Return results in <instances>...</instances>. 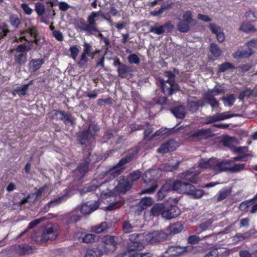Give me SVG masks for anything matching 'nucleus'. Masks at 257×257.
<instances>
[{
    "instance_id": "obj_1",
    "label": "nucleus",
    "mask_w": 257,
    "mask_h": 257,
    "mask_svg": "<svg viewBox=\"0 0 257 257\" xmlns=\"http://www.w3.org/2000/svg\"><path fill=\"white\" fill-rule=\"evenodd\" d=\"M100 131V126L95 122L89 123L88 127L78 134L77 138L80 144L87 145L91 139H94Z\"/></svg>"
},
{
    "instance_id": "obj_2",
    "label": "nucleus",
    "mask_w": 257,
    "mask_h": 257,
    "mask_svg": "<svg viewBox=\"0 0 257 257\" xmlns=\"http://www.w3.org/2000/svg\"><path fill=\"white\" fill-rule=\"evenodd\" d=\"M131 241L127 246L130 251H139L144 248V244L147 243L146 234L133 233L129 236Z\"/></svg>"
},
{
    "instance_id": "obj_3",
    "label": "nucleus",
    "mask_w": 257,
    "mask_h": 257,
    "mask_svg": "<svg viewBox=\"0 0 257 257\" xmlns=\"http://www.w3.org/2000/svg\"><path fill=\"white\" fill-rule=\"evenodd\" d=\"M137 153V152H136V153L133 152L129 153L124 157H122L119 161L118 163L109 170L108 172L109 175L112 176L113 178L119 175L125 169L124 166L133 160L135 157V154Z\"/></svg>"
},
{
    "instance_id": "obj_4",
    "label": "nucleus",
    "mask_w": 257,
    "mask_h": 257,
    "mask_svg": "<svg viewBox=\"0 0 257 257\" xmlns=\"http://www.w3.org/2000/svg\"><path fill=\"white\" fill-rule=\"evenodd\" d=\"M31 49L30 46L26 43L19 45L14 50V60L16 64L20 66L27 62V52Z\"/></svg>"
},
{
    "instance_id": "obj_5",
    "label": "nucleus",
    "mask_w": 257,
    "mask_h": 257,
    "mask_svg": "<svg viewBox=\"0 0 257 257\" xmlns=\"http://www.w3.org/2000/svg\"><path fill=\"white\" fill-rule=\"evenodd\" d=\"M182 21L177 25L178 30L181 33H187L190 29V25L194 26L196 21L193 18L192 13L191 11H185L182 15Z\"/></svg>"
},
{
    "instance_id": "obj_6",
    "label": "nucleus",
    "mask_w": 257,
    "mask_h": 257,
    "mask_svg": "<svg viewBox=\"0 0 257 257\" xmlns=\"http://www.w3.org/2000/svg\"><path fill=\"white\" fill-rule=\"evenodd\" d=\"M83 46V52L77 62V65L80 68L86 67L89 61L88 57L93 58L94 56V53L93 52L92 46L90 43L85 42Z\"/></svg>"
},
{
    "instance_id": "obj_7",
    "label": "nucleus",
    "mask_w": 257,
    "mask_h": 257,
    "mask_svg": "<svg viewBox=\"0 0 257 257\" xmlns=\"http://www.w3.org/2000/svg\"><path fill=\"white\" fill-rule=\"evenodd\" d=\"M91 153H89L74 171V176L77 180H80L82 179L88 172L89 165L91 163Z\"/></svg>"
},
{
    "instance_id": "obj_8",
    "label": "nucleus",
    "mask_w": 257,
    "mask_h": 257,
    "mask_svg": "<svg viewBox=\"0 0 257 257\" xmlns=\"http://www.w3.org/2000/svg\"><path fill=\"white\" fill-rule=\"evenodd\" d=\"M168 234L164 231H155L146 234L147 243H156L163 242L167 239Z\"/></svg>"
},
{
    "instance_id": "obj_9",
    "label": "nucleus",
    "mask_w": 257,
    "mask_h": 257,
    "mask_svg": "<svg viewBox=\"0 0 257 257\" xmlns=\"http://www.w3.org/2000/svg\"><path fill=\"white\" fill-rule=\"evenodd\" d=\"M118 237L106 235L101 238V242L104 244L103 250L106 253L113 252L116 248Z\"/></svg>"
},
{
    "instance_id": "obj_10",
    "label": "nucleus",
    "mask_w": 257,
    "mask_h": 257,
    "mask_svg": "<svg viewBox=\"0 0 257 257\" xmlns=\"http://www.w3.org/2000/svg\"><path fill=\"white\" fill-rule=\"evenodd\" d=\"M162 91L165 96H171L180 90V87L177 83L166 82L163 79H160Z\"/></svg>"
},
{
    "instance_id": "obj_11",
    "label": "nucleus",
    "mask_w": 257,
    "mask_h": 257,
    "mask_svg": "<svg viewBox=\"0 0 257 257\" xmlns=\"http://www.w3.org/2000/svg\"><path fill=\"white\" fill-rule=\"evenodd\" d=\"M210 129L201 128L189 132L188 133V136L190 140L198 141L208 138L210 137Z\"/></svg>"
},
{
    "instance_id": "obj_12",
    "label": "nucleus",
    "mask_w": 257,
    "mask_h": 257,
    "mask_svg": "<svg viewBox=\"0 0 257 257\" xmlns=\"http://www.w3.org/2000/svg\"><path fill=\"white\" fill-rule=\"evenodd\" d=\"M232 163L231 159L219 160L215 158L214 171L217 173L223 172H229L230 164Z\"/></svg>"
},
{
    "instance_id": "obj_13",
    "label": "nucleus",
    "mask_w": 257,
    "mask_h": 257,
    "mask_svg": "<svg viewBox=\"0 0 257 257\" xmlns=\"http://www.w3.org/2000/svg\"><path fill=\"white\" fill-rule=\"evenodd\" d=\"M191 246L181 247L180 246H170L165 252L168 254V257H174L178 256L182 253L187 252L188 249H191Z\"/></svg>"
},
{
    "instance_id": "obj_14",
    "label": "nucleus",
    "mask_w": 257,
    "mask_h": 257,
    "mask_svg": "<svg viewBox=\"0 0 257 257\" xmlns=\"http://www.w3.org/2000/svg\"><path fill=\"white\" fill-rule=\"evenodd\" d=\"M173 191H176L179 193L188 194L190 188H192V185L188 182L177 180L173 183Z\"/></svg>"
},
{
    "instance_id": "obj_15",
    "label": "nucleus",
    "mask_w": 257,
    "mask_h": 257,
    "mask_svg": "<svg viewBox=\"0 0 257 257\" xmlns=\"http://www.w3.org/2000/svg\"><path fill=\"white\" fill-rule=\"evenodd\" d=\"M35 247L26 244L15 245L13 249V253L19 256L28 254L33 252Z\"/></svg>"
},
{
    "instance_id": "obj_16",
    "label": "nucleus",
    "mask_w": 257,
    "mask_h": 257,
    "mask_svg": "<svg viewBox=\"0 0 257 257\" xmlns=\"http://www.w3.org/2000/svg\"><path fill=\"white\" fill-rule=\"evenodd\" d=\"M101 11L92 12L87 17V26H88L91 34L93 32H99L96 27V18L100 15Z\"/></svg>"
},
{
    "instance_id": "obj_17",
    "label": "nucleus",
    "mask_w": 257,
    "mask_h": 257,
    "mask_svg": "<svg viewBox=\"0 0 257 257\" xmlns=\"http://www.w3.org/2000/svg\"><path fill=\"white\" fill-rule=\"evenodd\" d=\"M57 237V233L53 226H47L43 229L40 237V241L46 242L49 240H53Z\"/></svg>"
},
{
    "instance_id": "obj_18",
    "label": "nucleus",
    "mask_w": 257,
    "mask_h": 257,
    "mask_svg": "<svg viewBox=\"0 0 257 257\" xmlns=\"http://www.w3.org/2000/svg\"><path fill=\"white\" fill-rule=\"evenodd\" d=\"M174 28L173 25L170 22H167L163 25H161L159 27H151L150 28V32L154 33L157 35H161L164 32H171Z\"/></svg>"
},
{
    "instance_id": "obj_19",
    "label": "nucleus",
    "mask_w": 257,
    "mask_h": 257,
    "mask_svg": "<svg viewBox=\"0 0 257 257\" xmlns=\"http://www.w3.org/2000/svg\"><path fill=\"white\" fill-rule=\"evenodd\" d=\"M175 144L176 142L174 140H169L161 145L157 149V152L165 154L168 152H173L176 150Z\"/></svg>"
},
{
    "instance_id": "obj_20",
    "label": "nucleus",
    "mask_w": 257,
    "mask_h": 257,
    "mask_svg": "<svg viewBox=\"0 0 257 257\" xmlns=\"http://www.w3.org/2000/svg\"><path fill=\"white\" fill-rule=\"evenodd\" d=\"M98 201H95L93 203L87 202L81 206L80 211L84 214H89L96 210L99 206Z\"/></svg>"
},
{
    "instance_id": "obj_21",
    "label": "nucleus",
    "mask_w": 257,
    "mask_h": 257,
    "mask_svg": "<svg viewBox=\"0 0 257 257\" xmlns=\"http://www.w3.org/2000/svg\"><path fill=\"white\" fill-rule=\"evenodd\" d=\"M181 213L180 208L177 205H171L167 209H165L164 212V218L167 219H171L177 217Z\"/></svg>"
},
{
    "instance_id": "obj_22",
    "label": "nucleus",
    "mask_w": 257,
    "mask_h": 257,
    "mask_svg": "<svg viewBox=\"0 0 257 257\" xmlns=\"http://www.w3.org/2000/svg\"><path fill=\"white\" fill-rule=\"evenodd\" d=\"M132 186V183L130 182L126 177L123 176L119 180L116 187L118 192L125 193L131 188Z\"/></svg>"
},
{
    "instance_id": "obj_23",
    "label": "nucleus",
    "mask_w": 257,
    "mask_h": 257,
    "mask_svg": "<svg viewBox=\"0 0 257 257\" xmlns=\"http://www.w3.org/2000/svg\"><path fill=\"white\" fill-rule=\"evenodd\" d=\"M228 251L225 248H212L204 257H226Z\"/></svg>"
},
{
    "instance_id": "obj_24",
    "label": "nucleus",
    "mask_w": 257,
    "mask_h": 257,
    "mask_svg": "<svg viewBox=\"0 0 257 257\" xmlns=\"http://www.w3.org/2000/svg\"><path fill=\"white\" fill-rule=\"evenodd\" d=\"M117 71L118 76L121 78H130L132 76V67L124 64L121 65V67H118Z\"/></svg>"
},
{
    "instance_id": "obj_25",
    "label": "nucleus",
    "mask_w": 257,
    "mask_h": 257,
    "mask_svg": "<svg viewBox=\"0 0 257 257\" xmlns=\"http://www.w3.org/2000/svg\"><path fill=\"white\" fill-rule=\"evenodd\" d=\"M25 34L26 35L21 37L22 39H24L27 42H34L36 44L38 43L37 30L35 27L30 28Z\"/></svg>"
},
{
    "instance_id": "obj_26",
    "label": "nucleus",
    "mask_w": 257,
    "mask_h": 257,
    "mask_svg": "<svg viewBox=\"0 0 257 257\" xmlns=\"http://www.w3.org/2000/svg\"><path fill=\"white\" fill-rule=\"evenodd\" d=\"M80 237L81 238V242L85 243H93L99 240V236L92 233H85L81 232L79 233Z\"/></svg>"
},
{
    "instance_id": "obj_27",
    "label": "nucleus",
    "mask_w": 257,
    "mask_h": 257,
    "mask_svg": "<svg viewBox=\"0 0 257 257\" xmlns=\"http://www.w3.org/2000/svg\"><path fill=\"white\" fill-rule=\"evenodd\" d=\"M170 110L176 117L181 119L184 118L186 113V108L183 105H175Z\"/></svg>"
},
{
    "instance_id": "obj_28",
    "label": "nucleus",
    "mask_w": 257,
    "mask_h": 257,
    "mask_svg": "<svg viewBox=\"0 0 257 257\" xmlns=\"http://www.w3.org/2000/svg\"><path fill=\"white\" fill-rule=\"evenodd\" d=\"M80 218L81 217L77 214V211H74L66 214L63 218V220L67 225H70L76 223Z\"/></svg>"
},
{
    "instance_id": "obj_29",
    "label": "nucleus",
    "mask_w": 257,
    "mask_h": 257,
    "mask_svg": "<svg viewBox=\"0 0 257 257\" xmlns=\"http://www.w3.org/2000/svg\"><path fill=\"white\" fill-rule=\"evenodd\" d=\"M183 229V225L180 222H176L170 224L166 229V232L169 235H174L179 233Z\"/></svg>"
},
{
    "instance_id": "obj_30",
    "label": "nucleus",
    "mask_w": 257,
    "mask_h": 257,
    "mask_svg": "<svg viewBox=\"0 0 257 257\" xmlns=\"http://www.w3.org/2000/svg\"><path fill=\"white\" fill-rule=\"evenodd\" d=\"M166 207L163 203H156L151 208L150 215L153 216L157 217L160 215L164 218V212L165 211Z\"/></svg>"
},
{
    "instance_id": "obj_31",
    "label": "nucleus",
    "mask_w": 257,
    "mask_h": 257,
    "mask_svg": "<svg viewBox=\"0 0 257 257\" xmlns=\"http://www.w3.org/2000/svg\"><path fill=\"white\" fill-rule=\"evenodd\" d=\"M209 26L212 33L215 34L217 41L219 43L223 42L225 39V36L220 27L213 23H210Z\"/></svg>"
},
{
    "instance_id": "obj_32",
    "label": "nucleus",
    "mask_w": 257,
    "mask_h": 257,
    "mask_svg": "<svg viewBox=\"0 0 257 257\" xmlns=\"http://www.w3.org/2000/svg\"><path fill=\"white\" fill-rule=\"evenodd\" d=\"M215 158L209 159L202 158L198 162V166L202 169H209L214 170Z\"/></svg>"
},
{
    "instance_id": "obj_33",
    "label": "nucleus",
    "mask_w": 257,
    "mask_h": 257,
    "mask_svg": "<svg viewBox=\"0 0 257 257\" xmlns=\"http://www.w3.org/2000/svg\"><path fill=\"white\" fill-rule=\"evenodd\" d=\"M102 251L98 247H89L86 249L84 257H101Z\"/></svg>"
},
{
    "instance_id": "obj_34",
    "label": "nucleus",
    "mask_w": 257,
    "mask_h": 257,
    "mask_svg": "<svg viewBox=\"0 0 257 257\" xmlns=\"http://www.w3.org/2000/svg\"><path fill=\"white\" fill-rule=\"evenodd\" d=\"M44 63V61L42 59H32L29 64V69L35 72L42 67Z\"/></svg>"
},
{
    "instance_id": "obj_35",
    "label": "nucleus",
    "mask_w": 257,
    "mask_h": 257,
    "mask_svg": "<svg viewBox=\"0 0 257 257\" xmlns=\"http://www.w3.org/2000/svg\"><path fill=\"white\" fill-rule=\"evenodd\" d=\"M231 193L230 189L224 188L219 191L216 195L215 199L217 202H220L230 196Z\"/></svg>"
},
{
    "instance_id": "obj_36",
    "label": "nucleus",
    "mask_w": 257,
    "mask_h": 257,
    "mask_svg": "<svg viewBox=\"0 0 257 257\" xmlns=\"http://www.w3.org/2000/svg\"><path fill=\"white\" fill-rule=\"evenodd\" d=\"M45 219V217H42L39 219H36L31 221L27 228L21 233L19 234L18 237H21L23 236L26 232H27L30 229L34 228L36 226L40 223L42 221Z\"/></svg>"
},
{
    "instance_id": "obj_37",
    "label": "nucleus",
    "mask_w": 257,
    "mask_h": 257,
    "mask_svg": "<svg viewBox=\"0 0 257 257\" xmlns=\"http://www.w3.org/2000/svg\"><path fill=\"white\" fill-rule=\"evenodd\" d=\"M75 27L77 29H79L81 31L86 32L89 35H91V32L87 26V23L83 19H80L78 20L75 23Z\"/></svg>"
},
{
    "instance_id": "obj_38",
    "label": "nucleus",
    "mask_w": 257,
    "mask_h": 257,
    "mask_svg": "<svg viewBox=\"0 0 257 257\" xmlns=\"http://www.w3.org/2000/svg\"><path fill=\"white\" fill-rule=\"evenodd\" d=\"M107 228V223L106 222H102L100 224L92 226L90 231L95 233L99 234L104 232Z\"/></svg>"
},
{
    "instance_id": "obj_39",
    "label": "nucleus",
    "mask_w": 257,
    "mask_h": 257,
    "mask_svg": "<svg viewBox=\"0 0 257 257\" xmlns=\"http://www.w3.org/2000/svg\"><path fill=\"white\" fill-rule=\"evenodd\" d=\"M67 197L65 195H63L55 198L50 201H49L47 204L46 206L48 208L54 207L55 206L59 205L63 201L66 200Z\"/></svg>"
},
{
    "instance_id": "obj_40",
    "label": "nucleus",
    "mask_w": 257,
    "mask_h": 257,
    "mask_svg": "<svg viewBox=\"0 0 257 257\" xmlns=\"http://www.w3.org/2000/svg\"><path fill=\"white\" fill-rule=\"evenodd\" d=\"M192 188H190V191L188 192L189 195H191L194 198H200L203 196L204 191L201 189H196L192 185Z\"/></svg>"
},
{
    "instance_id": "obj_41",
    "label": "nucleus",
    "mask_w": 257,
    "mask_h": 257,
    "mask_svg": "<svg viewBox=\"0 0 257 257\" xmlns=\"http://www.w3.org/2000/svg\"><path fill=\"white\" fill-rule=\"evenodd\" d=\"M253 54V51L252 49L249 48V47L245 49H243L236 52V55L239 58H248Z\"/></svg>"
},
{
    "instance_id": "obj_42",
    "label": "nucleus",
    "mask_w": 257,
    "mask_h": 257,
    "mask_svg": "<svg viewBox=\"0 0 257 257\" xmlns=\"http://www.w3.org/2000/svg\"><path fill=\"white\" fill-rule=\"evenodd\" d=\"M9 22L14 28H18L21 24V20L17 15L12 14L9 18Z\"/></svg>"
},
{
    "instance_id": "obj_43",
    "label": "nucleus",
    "mask_w": 257,
    "mask_h": 257,
    "mask_svg": "<svg viewBox=\"0 0 257 257\" xmlns=\"http://www.w3.org/2000/svg\"><path fill=\"white\" fill-rule=\"evenodd\" d=\"M210 52L212 56L214 57H219L221 54V51L217 44L212 43L210 45Z\"/></svg>"
},
{
    "instance_id": "obj_44",
    "label": "nucleus",
    "mask_w": 257,
    "mask_h": 257,
    "mask_svg": "<svg viewBox=\"0 0 257 257\" xmlns=\"http://www.w3.org/2000/svg\"><path fill=\"white\" fill-rule=\"evenodd\" d=\"M142 172L139 170H136L130 173L127 177V179L133 184L134 182L140 179Z\"/></svg>"
},
{
    "instance_id": "obj_45",
    "label": "nucleus",
    "mask_w": 257,
    "mask_h": 257,
    "mask_svg": "<svg viewBox=\"0 0 257 257\" xmlns=\"http://www.w3.org/2000/svg\"><path fill=\"white\" fill-rule=\"evenodd\" d=\"M32 84V81H30L28 84L23 85L22 87H17L15 89V91L19 95V96H24L26 94V91L28 89L30 85Z\"/></svg>"
},
{
    "instance_id": "obj_46",
    "label": "nucleus",
    "mask_w": 257,
    "mask_h": 257,
    "mask_svg": "<svg viewBox=\"0 0 257 257\" xmlns=\"http://www.w3.org/2000/svg\"><path fill=\"white\" fill-rule=\"evenodd\" d=\"M239 30L247 33L256 31V29L249 23H242L240 27Z\"/></svg>"
},
{
    "instance_id": "obj_47",
    "label": "nucleus",
    "mask_w": 257,
    "mask_h": 257,
    "mask_svg": "<svg viewBox=\"0 0 257 257\" xmlns=\"http://www.w3.org/2000/svg\"><path fill=\"white\" fill-rule=\"evenodd\" d=\"M235 98L233 94L227 95L225 97L222 98V100L223 101L224 104L225 106H231L234 103Z\"/></svg>"
},
{
    "instance_id": "obj_48",
    "label": "nucleus",
    "mask_w": 257,
    "mask_h": 257,
    "mask_svg": "<svg viewBox=\"0 0 257 257\" xmlns=\"http://www.w3.org/2000/svg\"><path fill=\"white\" fill-rule=\"evenodd\" d=\"M224 92V89L221 85H215V86L209 91L206 94L215 97Z\"/></svg>"
},
{
    "instance_id": "obj_49",
    "label": "nucleus",
    "mask_w": 257,
    "mask_h": 257,
    "mask_svg": "<svg viewBox=\"0 0 257 257\" xmlns=\"http://www.w3.org/2000/svg\"><path fill=\"white\" fill-rule=\"evenodd\" d=\"M153 203V199L151 197H144L141 200L140 205L143 209H145L152 205Z\"/></svg>"
},
{
    "instance_id": "obj_50",
    "label": "nucleus",
    "mask_w": 257,
    "mask_h": 257,
    "mask_svg": "<svg viewBox=\"0 0 257 257\" xmlns=\"http://www.w3.org/2000/svg\"><path fill=\"white\" fill-rule=\"evenodd\" d=\"M245 166L244 164L235 163L233 166L230 165L229 171L231 173H237L245 170Z\"/></svg>"
},
{
    "instance_id": "obj_51",
    "label": "nucleus",
    "mask_w": 257,
    "mask_h": 257,
    "mask_svg": "<svg viewBox=\"0 0 257 257\" xmlns=\"http://www.w3.org/2000/svg\"><path fill=\"white\" fill-rule=\"evenodd\" d=\"M64 111L53 109L48 113V116L51 119L60 120V117L63 116Z\"/></svg>"
},
{
    "instance_id": "obj_52",
    "label": "nucleus",
    "mask_w": 257,
    "mask_h": 257,
    "mask_svg": "<svg viewBox=\"0 0 257 257\" xmlns=\"http://www.w3.org/2000/svg\"><path fill=\"white\" fill-rule=\"evenodd\" d=\"M205 99L212 108L219 107V101L217 100L215 97L206 94L205 95Z\"/></svg>"
},
{
    "instance_id": "obj_53",
    "label": "nucleus",
    "mask_w": 257,
    "mask_h": 257,
    "mask_svg": "<svg viewBox=\"0 0 257 257\" xmlns=\"http://www.w3.org/2000/svg\"><path fill=\"white\" fill-rule=\"evenodd\" d=\"M233 68H234V66L232 63L226 62L219 65L218 71L219 72H224L228 69Z\"/></svg>"
},
{
    "instance_id": "obj_54",
    "label": "nucleus",
    "mask_w": 257,
    "mask_h": 257,
    "mask_svg": "<svg viewBox=\"0 0 257 257\" xmlns=\"http://www.w3.org/2000/svg\"><path fill=\"white\" fill-rule=\"evenodd\" d=\"M134 226L130 223L129 221H124L122 224V231L125 233H129L133 231Z\"/></svg>"
},
{
    "instance_id": "obj_55",
    "label": "nucleus",
    "mask_w": 257,
    "mask_h": 257,
    "mask_svg": "<svg viewBox=\"0 0 257 257\" xmlns=\"http://www.w3.org/2000/svg\"><path fill=\"white\" fill-rule=\"evenodd\" d=\"M227 112H225L221 113L216 114L215 115L217 121L224 120L227 118H230L236 115L235 114H227Z\"/></svg>"
},
{
    "instance_id": "obj_56",
    "label": "nucleus",
    "mask_w": 257,
    "mask_h": 257,
    "mask_svg": "<svg viewBox=\"0 0 257 257\" xmlns=\"http://www.w3.org/2000/svg\"><path fill=\"white\" fill-rule=\"evenodd\" d=\"M146 129L144 132V140H147L152 134L153 131V127L149 122L145 123Z\"/></svg>"
},
{
    "instance_id": "obj_57",
    "label": "nucleus",
    "mask_w": 257,
    "mask_h": 257,
    "mask_svg": "<svg viewBox=\"0 0 257 257\" xmlns=\"http://www.w3.org/2000/svg\"><path fill=\"white\" fill-rule=\"evenodd\" d=\"M69 51L70 52V57L75 60L79 52L78 46L77 45L72 46L70 47Z\"/></svg>"
},
{
    "instance_id": "obj_58",
    "label": "nucleus",
    "mask_w": 257,
    "mask_h": 257,
    "mask_svg": "<svg viewBox=\"0 0 257 257\" xmlns=\"http://www.w3.org/2000/svg\"><path fill=\"white\" fill-rule=\"evenodd\" d=\"M60 120H63L64 123L66 125H72L73 124V121L70 115L65 111H64L63 116L60 117Z\"/></svg>"
},
{
    "instance_id": "obj_59",
    "label": "nucleus",
    "mask_w": 257,
    "mask_h": 257,
    "mask_svg": "<svg viewBox=\"0 0 257 257\" xmlns=\"http://www.w3.org/2000/svg\"><path fill=\"white\" fill-rule=\"evenodd\" d=\"M45 10V6L43 4L40 2H38L36 3L35 11L39 16H42L44 14Z\"/></svg>"
},
{
    "instance_id": "obj_60",
    "label": "nucleus",
    "mask_w": 257,
    "mask_h": 257,
    "mask_svg": "<svg viewBox=\"0 0 257 257\" xmlns=\"http://www.w3.org/2000/svg\"><path fill=\"white\" fill-rule=\"evenodd\" d=\"M127 60L130 64H135L138 65L140 63V59L136 54L130 55L127 57Z\"/></svg>"
},
{
    "instance_id": "obj_61",
    "label": "nucleus",
    "mask_w": 257,
    "mask_h": 257,
    "mask_svg": "<svg viewBox=\"0 0 257 257\" xmlns=\"http://www.w3.org/2000/svg\"><path fill=\"white\" fill-rule=\"evenodd\" d=\"M252 156L250 154H245L242 156H238L231 158V161L232 163L235 161H247L248 160V157H251Z\"/></svg>"
},
{
    "instance_id": "obj_62",
    "label": "nucleus",
    "mask_w": 257,
    "mask_h": 257,
    "mask_svg": "<svg viewBox=\"0 0 257 257\" xmlns=\"http://www.w3.org/2000/svg\"><path fill=\"white\" fill-rule=\"evenodd\" d=\"M179 164L177 163L174 165H171L169 163L164 164L163 166V170L166 172H172L178 169Z\"/></svg>"
},
{
    "instance_id": "obj_63",
    "label": "nucleus",
    "mask_w": 257,
    "mask_h": 257,
    "mask_svg": "<svg viewBox=\"0 0 257 257\" xmlns=\"http://www.w3.org/2000/svg\"><path fill=\"white\" fill-rule=\"evenodd\" d=\"M168 133V130L166 128H161L157 130L155 134L152 135L150 139V140L154 139L156 137L163 136Z\"/></svg>"
},
{
    "instance_id": "obj_64",
    "label": "nucleus",
    "mask_w": 257,
    "mask_h": 257,
    "mask_svg": "<svg viewBox=\"0 0 257 257\" xmlns=\"http://www.w3.org/2000/svg\"><path fill=\"white\" fill-rule=\"evenodd\" d=\"M213 223V220L211 219L206 220L205 222H201L199 225V227L201 229V231H205L207 230Z\"/></svg>"
}]
</instances>
